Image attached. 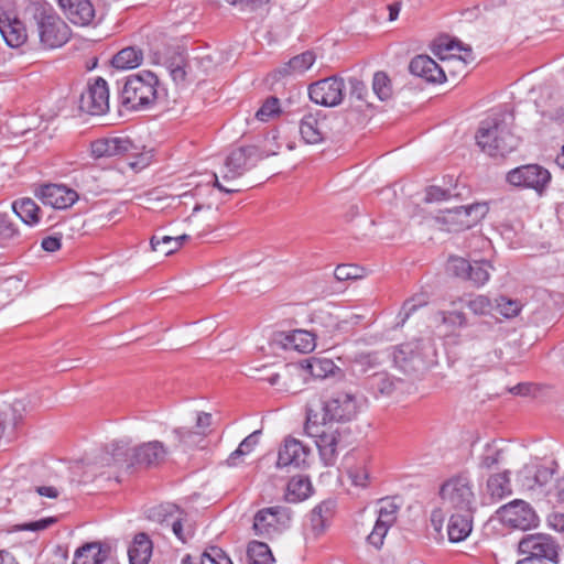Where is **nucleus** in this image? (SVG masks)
Listing matches in <instances>:
<instances>
[{
    "label": "nucleus",
    "instance_id": "e433bc0d",
    "mask_svg": "<svg viewBox=\"0 0 564 564\" xmlns=\"http://www.w3.org/2000/svg\"><path fill=\"white\" fill-rule=\"evenodd\" d=\"M336 502L334 500H324L317 505L310 514L311 527L315 535H319L324 532L327 522L321 519V511L325 513H334Z\"/></svg>",
    "mask_w": 564,
    "mask_h": 564
},
{
    "label": "nucleus",
    "instance_id": "5fc2aeb1",
    "mask_svg": "<svg viewBox=\"0 0 564 564\" xmlns=\"http://www.w3.org/2000/svg\"><path fill=\"white\" fill-rule=\"evenodd\" d=\"M440 316L442 323L452 328L465 327L467 325L466 315L459 311L440 312Z\"/></svg>",
    "mask_w": 564,
    "mask_h": 564
},
{
    "label": "nucleus",
    "instance_id": "c756f323",
    "mask_svg": "<svg viewBox=\"0 0 564 564\" xmlns=\"http://www.w3.org/2000/svg\"><path fill=\"white\" fill-rule=\"evenodd\" d=\"M152 541L145 533H138L128 549L130 564H148L152 555Z\"/></svg>",
    "mask_w": 564,
    "mask_h": 564
},
{
    "label": "nucleus",
    "instance_id": "b1692460",
    "mask_svg": "<svg viewBox=\"0 0 564 564\" xmlns=\"http://www.w3.org/2000/svg\"><path fill=\"white\" fill-rule=\"evenodd\" d=\"M409 70L412 75L430 83H443L446 78L443 68L427 55H417L412 58Z\"/></svg>",
    "mask_w": 564,
    "mask_h": 564
},
{
    "label": "nucleus",
    "instance_id": "a18cd8bd",
    "mask_svg": "<svg viewBox=\"0 0 564 564\" xmlns=\"http://www.w3.org/2000/svg\"><path fill=\"white\" fill-rule=\"evenodd\" d=\"M260 433H261L260 431H254L253 433L248 435L239 444L238 448L230 454V456L227 459V464L229 466H236L237 465V458H239L240 456L249 454L254 448V446L258 444Z\"/></svg>",
    "mask_w": 564,
    "mask_h": 564
},
{
    "label": "nucleus",
    "instance_id": "7ed1b4c3",
    "mask_svg": "<svg viewBox=\"0 0 564 564\" xmlns=\"http://www.w3.org/2000/svg\"><path fill=\"white\" fill-rule=\"evenodd\" d=\"M158 76L150 70L130 75L121 89V105L129 110L147 109L158 98Z\"/></svg>",
    "mask_w": 564,
    "mask_h": 564
},
{
    "label": "nucleus",
    "instance_id": "79ce46f5",
    "mask_svg": "<svg viewBox=\"0 0 564 564\" xmlns=\"http://www.w3.org/2000/svg\"><path fill=\"white\" fill-rule=\"evenodd\" d=\"M503 459V449L499 448L495 443H488L484 453L479 457V468L492 469L499 465Z\"/></svg>",
    "mask_w": 564,
    "mask_h": 564
},
{
    "label": "nucleus",
    "instance_id": "bf43d9fd",
    "mask_svg": "<svg viewBox=\"0 0 564 564\" xmlns=\"http://www.w3.org/2000/svg\"><path fill=\"white\" fill-rule=\"evenodd\" d=\"M56 521L57 520L54 517L43 518L36 521L22 523L19 525V529L22 531H42L50 528Z\"/></svg>",
    "mask_w": 564,
    "mask_h": 564
},
{
    "label": "nucleus",
    "instance_id": "864d4df0",
    "mask_svg": "<svg viewBox=\"0 0 564 564\" xmlns=\"http://www.w3.org/2000/svg\"><path fill=\"white\" fill-rule=\"evenodd\" d=\"M335 365L329 359H313L308 364V369L312 376L324 378L327 373L333 372Z\"/></svg>",
    "mask_w": 564,
    "mask_h": 564
},
{
    "label": "nucleus",
    "instance_id": "0e129e2a",
    "mask_svg": "<svg viewBox=\"0 0 564 564\" xmlns=\"http://www.w3.org/2000/svg\"><path fill=\"white\" fill-rule=\"evenodd\" d=\"M447 48L449 51H453L455 48H457L458 51H463L464 52V56H460V58L464 62H468V61H473L474 59L471 47L470 46H464L463 43L459 42V41H452L448 44Z\"/></svg>",
    "mask_w": 564,
    "mask_h": 564
},
{
    "label": "nucleus",
    "instance_id": "aec40b11",
    "mask_svg": "<svg viewBox=\"0 0 564 564\" xmlns=\"http://www.w3.org/2000/svg\"><path fill=\"white\" fill-rule=\"evenodd\" d=\"M58 4L75 25L88 26L95 22L96 11L90 0H58Z\"/></svg>",
    "mask_w": 564,
    "mask_h": 564
},
{
    "label": "nucleus",
    "instance_id": "6e6552de",
    "mask_svg": "<svg viewBox=\"0 0 564 564\" xmlns=\"http://www.w3.org/2000/svg\"><path fill=\"white\" fill-rule=\"evenodd\" d=\"M499 520L507 527L522 531L539 525L540 518L531 505L522 499H514L497 510Z\"/></svg>",
    "mask_w": 564,
    "mask_h": 564
},
{
    "label": "nucleus",
    "instance_id": "052dcab7",
    "mask_svg": "<svg viewBox=\"0 0 564 564\" xmlns=\"http://www.w3.org/2000/svg\"><path fill=\"white\" fill-rule=\"evenodd\" d=\"M449 197H452V193L448 189H444L440 186H430L426 189L425 200L430 203L441 202L446 200Z\"/></svg>",
    "mask_w": 564,
    "mask_h": 564
},
{
    "label": "nucleus",
    "instance_id": "473e14b6",
    "mask_svg": "<svg viewBox=\"0 0 564 564\" xmlns=\"http://www.w3.org/2000/svg\"><path fill=\"white\" fill-rule=\"evenodd\" d=\"M487 491L494 500H501L511 495L510 471L491 475L487 480Z\"/></svg>",
    "mask_w": 564,
    "mask_h": 564
},
{
    "label": "nucleus",
    "instance_id": "3c124183",
    "mask_svg": "<svg viewBox=\"0 0 564 564\" xmlns=\"http://www.w3.org/2000/svg\"><path fill=\"white\" fill-rule=\"evenodd\" d=\"M470 263L468 260L460 257H452L447 263V271L454 274L457 278L467 279L468 271L470 269Z\"/></svg>",
    "mask_w": 564,
    "mask_h": 564
},
{
    "label": "nucleus",
    "instance_id": "9b49d317",
    "mask_svg": "<svg viewBox=\"0 0 564 564\" xmlns=\"http://www.w3.org/2000/svg\"><path fill=\"white\" fill-rule=\"evenodd\" d=\"M518 551L523 555H534L535 558H546L552 564L560 563L561 546L558 542L549 534L532 533L524 535L519 541Z\"/></svg>",
    "mask_w": 564,
    "mask_h": 564
},
{
    "label": "nucleus",
    "instance_id": "ea45409f",
    "mask_svg": "<svg viewBox=\"0 0 564 564\" xmlns=\"http://www.w3.org/2000/svg\"><path fill=\"white\" fill-rule=\"evenodd\" d=\"M173 434L178 441V444L184 449L186 448H193L199 446L206 436L203 435L199 431L196 429H189V427H177L173 431Z\"/></svg>",
    "mask_w": 564,
    "mask_h": 564
},
{
    "label": "nucleus",
    "instance_id": "2eb2a0df",
    "mask_svg": "<svg viewBox=\"0 0 564 564\" xmlns=\"http://www.w3.org/2000/svg\"><path fill=\"white\" fill-rule=\"evenodd\" d=\"M135 149V145L128 137H107L90 143V153L96 160L122 156Z\"/></svg>",
    "mask_w": 564,
    "mask_h": 564
},
{
    "label": "nucleus",
    "instance_id": "a211bd4d",
    "mask_svg": "<svg viewBox=\"0 0 564 564\" xmlns=\"http://www.w3.org/2000/svg\"><path fill=\"white\" fill-rule=\"evenodd\" d=\"M399 507L393 501H384L379 509L378 518L371 533L368 535V542L376 549H380L383 540L397 520Z\"/></svg>",
    "mask_w": 564,
    "mask_h": 564
},
{
    "label": "nucleus",
    "instance_id": "774afa93",
    "mask_svg": "<svg viewBox=\"0 0 564 564\" xmlns=\"http://www.w3.org/2000/svg\"><path fill=\"white\" fill-rule=\"evenodd\" d=\"M35 491L40 496L47 497L51 499H56L59 496L58 489L53 486H37L35 487Z\"/></svg>",
    "mask_w": 564,
    "mask_h": 564
},
{
    "label": "nucleus",
    "instance_id": "c03bdc74",
    "mask_svg": "<svg viewBox=\"0 0 564 564\" xmlns=\"http://www.w3.org/2000/svg\"><path fill=\"white\" fill-rule=\"evenodd\" d=\"M490 264L486 261H475L470 263L467 279L473 282L476 286L484 285L490 278Z\"/></svg>",
    "mask_w": 564,
    "mask_h": 564
},
{
    "label": "nucleus",
    "instance_id": "4be33fe9",
    "mask_svg": "<svg viewBox=\"0 0 564 564\" xmlns=\"http://www.w3.org/2000/svg\"><path fill=\"white\" fill-rule=\"evenodd\" d=\"M167 449L160 441L142 443L132 449L134 466L155 467L165 460Z\"/></svg>",
    "mask_w": 564,
    "mask_h": 564
},
{
    "label": "nucleus",
    "instance_id": "9d476101",
    "mask_svg": "<svg viewBox=\"0 0 564 564\" xmlns=\"http://www.w3.org/2000/svg\"><path fill=\"white\" fill-rule=\"evenodd\" d=\"M506 180L512 186L531 188L542 195L551 182V173L539 164H527L509 171Z\"/></svg>",
    "mask_w": 564,
    "mask_h": 564
},
{
    "label": "nucleus",
    "instance_id": "2f4dec72",
    "mask_svg": "<svg viewBox=\"0 0 564 564\" xmlns=\"http://www.w3.org/2000/svg\"><path fill=\"white\" fill-rule=\"evenodd\" d=\"M365 387L376 397L378 395H390L394 388V381L384 371L375 372L365 379Z\"/></svg>",
    "mask_w": 564,
    "mask_h": 564
},
{
    "label": "nucleus",
    "instance_id": "f257e3e1",
    "mask_svg": "<svg viewBox=\"0 0 564 564\" xmlns=\"http://www.w3.org/2000/svg\"><path fill=\"white\" fill-rule=\"evenodd\" d=\"M506 118V113L496 112L479 123L475 135L476 143L489 156L505 158L519 144V139L511 132Z\"/></svg>",
    "mask_w": 564,
    "mask_h": 564
},
{
    "label": "nucleus",
    "instance_id": "49530a36",
    "mask_svg": "<svg viewBox=\"0 0 564 564\" xmlns=\"http://www.w3.org/2000/svg\"><path fill=\"white\" fill-rule=\"evenodd\" d=\"M150 245L153 251H159L164 256H170L181 248V242H177V239L170 236H163L162 238L152 236Z\"/></svg>",
    "mask_w": 564,
    "mask_h": 564
},
{
    "label": "nucleus",
    "instance_id": "dca6fc26",
    "mask_svg": "<svg viewBox=\"0 0 564 564\" xmlns=\"http://www.w3.org/2000/svg\"><path fill=\"white\" fill-rule=\"evenodd\" d=\"M183 511L172 503L161 505L152 508L149 513V518L160 522L161 524L171 525L173 533L182 542H186L192 536V530L188 529L184 532L183 528Z\"/></svg>",
    "mask_w": 564,
    "mask_h": 564
},
{
    "label": "nucleus",
    "instance_id": "0eeeda50",
    "mask_svg": "<svg viewBox=\"0 0 564 564\" xmlns=\"http://www.w3.org/2000/svg\"><path fill=\"white\" fill-rule=\"evenodd\" d=\"M305 432L312 437H316V446L325 465L332 466L337 458V446L339 444V433L323 424L318 425V414L312 409L306 412Z\"/></svg>",
    "mask_w": 564,
    "mask_h": 564
},
{
    "label": "nucleus",
    "instance_id": "e2e57ef3",
    "mask_svg": "<svg viewBox=\"0 0 564 564\" xmlns=\"http://www.w3.org/2000/svg\"><path fill=\"white\" fill-rule=\"evenodd\" d=\"M42 248L47 252L57 251L61 248V237L57 236H47L42 239L41 242Z\"/></svg>",
    "mask_w": 564,
    "mask_h": 564
},
{
    "label": "nucleus",
    "instance_id": "423d86ee",
    "mask_svg": "<svg viewBox=\"0 0 564 564\" xmlns=\"http://www.w3.org/2000/svg\"><path fill=\"white\" fill-rule=\"evenodd\" d=\"M486 203H474L440 212L436 221L444 226L446 231H463L479 223L488 213Z\"/></svg>",
    "mask_w": 564,
    "mask_h": 564
},
{
    "label": "nucleus",
    "instance_id": "72a5a7b5",
    "mask_svg": "<svg viewBox=\"0 0 564 564\" xmlns=\"http://www.w3.org/2000/svg\"><path fill=\"white\" fill-rule=\"evenodd\" d=\"M13 212L26 225H35L40 221L41 208L29 197L18 199L12 205Z\"/></svg>",
    "mask_w": 564,
    "mask_h": 564
},
{
    "label": "nucleus",
    "instance_id": "58836bf2",
    "mask_svg": "<svg viewBox=\"0 0 564 564\" xmlns=\"http://www.w3.org/2000/svg\"><path fill=\"white\" fill-rule=\"evenodd\" d=\"M369 457L362 455L356 464L348 467V475L355 486L367 487L369 484Z\"/></svg>",
    "mask_w": 564,
    "mask_h": 564
},
{
    "label": "nucleus",
    "instance_id": "6e6d98bb",
    "mask_svg": "<svg viewBox=\"0 0 564 564\" xmlns=\"http://www.w3.org/2000/svg\"><path fill=\"white\" fill-rule=\"evenodd\" d=\"M361 269L354 264H339L335 269L334 275L338 281L355 280L361 278Z\"/></svg>",
    "mask_w": 564,
    "mask_h": 564
},
{
    "label": "nucleus",
    "instance_id": "603ef678",
    "mask_svg": "<svg viewBox=\"0 0 564 564\" xmlns=\"http://www.w3.org/2000/svg\"><path fill=\"white\" fill-rule=\"evenodd\" d=\"M468 308L476 315H486L494 308L492 302L485 295H477L467 303Z\"/></svg>",
    "mask_w": 564,
    "mask_h": 564
},
{
    "label": "nucleus",
    "instance_id": "39448f33",
    "mask_svg": "<svg viewBox=\"0 0 564 564\" xmlns=\"http://www.w3.org/2000/svg\"><path fill=\"white\" fill-rule=\"evenodd\" d=\"M440 496L444 503L456 511H475L473 484L466 474L447 479L440 488Z\"/></svg>",
    "mask_w": 564,
    "mask_h": 564
},
{
    "label": "nucleus",
    "instance_id": "412c9836",
    "mask_svg": "<svg viewBox=\"0 0 564 564\" xmlns=\"http://www.w3.org/2000/svg\"><path fill=\"white\" fill-rule=\"evenodd\" d=\"M272 343L283 349L306 354L315 348V336L311 332L303 329H295L291 333L278 332L273 335Z\"/></svg>",
    "mask_w": 564,
    "mask_h": 564
},
{
    "label": "nucleus",
    "instance_id": "4c0bfd02",
    "mask_svg": "<svg viewBox=\"0 0 564 564\" xmlns=\"http://www.w3.org/2000/svg\"><path fill=\"white\" fill-rule=\"evenodd\" d=\"M247 557L249 564H272L273 556L268 544L252 541L248 545Z\"/></svg>",
    "mask_w": 564,
    "mask_h": 564
},
{
    "label": "nucleus",
    "instance_id": "6ab92c4d",
    "mask_svg": "<svg viewBox=\"0 0 564 564\" xmlns=\"http://www.w3.org/2000/svg\"><path fill=\"white\" fill-rule=\"evenodd\" d=\"M311 449L293 437H286L278 453V467H302L306 465Z\"/></svg>",
    "mask_w": 564,
    "mask_h": 564
},
{
    "label": "nucleus",
    "instance_id": "a19ab883",
    "mask_svg": "<svg viewBox=\"0 0 564 564\" xmlns=\"http://www.w3.org/2000/svg\"><path fill=\"white\" fill-rule=\"evenodd\" d=\"M20 238L17 225L7 214H0V246L8 247Z\"/></svg>",
    "mask_w": 564,
    "mask_h": 564
},
{
    "label": "nucleus",
    "instance_id": "cd10ccee",
    "mask_svg": "<svg viewBox=\"0 0 564 564\" xmlns=\"http://www.w3.org/2000/svg\"><path fill=\"white\" fill-rule=\"evenodd\" d=\"M0 32L6 43L11 47H20L28 40V31L23 21L18 18L0 21Z\"/></svg>",
    "mask_w": 564,
    "mask_h": 564
},
{
    "label": "nucleus",
    "instance_id": "de8ad7c7",
    "mask_svg": "<svg viewBox=\"0 0 564 564\" xmlns=\"http://www.w3.org/2000/svg\"><path fill=\"white\" fill-rule=\"evenodd\" d=\"M521 303L506 296L496 300V310L506 318L516 317L521 311Z\"/></svg>",
    "mask_w": 564,
    "mask_h": 564
},
{
    "label": "nucleus",
    "instance_id": "c9c22d12",
    "mask_svg": "<svg viewBox=\"0 0 564 564\" xmlns=\"http://www.w3.org/2000/svg\"><path fill=\"white\" fill-rule=\"evenodd\" d=\"M312 484L306 476H294L288 484L286 498L290 502H297L308 498L312 494Z\"/></svg>",
    "mask_w": 564,
    "mask_h": 564
},
{
    "label": "nucleus",
    "instance_id": "37998d69",
    "mask_svg": "<svg viewBox=\"0 0 564 564\" xmlns=\"http://www.w3.org/2000/svg\"><path fill=\"white\" fill-rule=\"evenodd\" d=\"M372 90L377 95V97L386 101L391 98L392 96V84L384 72H377L373 75L372 79Z\"/></svg>",
    "mask_w": 564,
    "mask_h": 564
},
{
    "label": "nucleus",
    "instance_id": "bb28decb",
    "mask_svg": "<svg viewBox=\"0 0 564 564\" xmlns=\"http://www.w3.org/2000/svg\"><path fill=\"white\" fill-rule=\"evenodd\" d=\"M474 511H456L449 518L447 534L451 542L464 541L471 532Z\"/></svg>",
    "mask_w": 564,
    "mask_h": 564
},
{
    "label": "nucleus",
    "instance_id": "8fccbe9b",
    "mask_svg": "<svg viewBox=\"0 0 564 564\" xmlns=\"http://www.w3.org/2000/svg\"><path fill=\"white\" fill-rule=\"evenodd\" d=\"M280 112V101L276 97H269L260 109L256 112V118L260 121H269Z\"/></svg>",
    "mask_w": 564,
    "mask_h": 564
},
{
    "label": "nucleus",
    "instance_id": "680f3d73",
    "mask_svg": "<svg viewBox=\"0 0 564 564\" xmlns=\"http://www.w3.org/2000/svg\"><path fill=\"white\" fill-rule=\"evenodd\" d=\"M212 421H213V416L210 413L198 412L196 415L195 429L197 431H199L200 433H203L204 436H207L212 432V430H210Z\"/></svg>",
    "mask_w": 564,
    "mask_h": 564
},
{
    "label": "nucleus",
    "instance_id": "4468645a",
    "mask_svg": "<svg viewBox=\"0 0 564 564\" xmlns=\"http://www.w3.org/2000/svg\"><path fill=\"white\" fill-rule=\"evenodd\" d=\"M79 108L93 116L104 115L109 109V89L107 82L98 77L80 95Z\"/></svg>",
    "mask_w": 564,
    "mask_h": 564
},
{
    "label": "nucleus",
    "instance_id": "5701e85b",
    "mask_svg": "<svg viewBox=\"0 0 564 564\" xmlns=\"http://www.w3.org/2000/svg\"><path fill=\"white\" fill-rule=\"evenodd\" d=\"M554 469L544 465L527 466L521 475V486L532 492L546 494V486L551 484Z\"/></svg>",
    "mask_w": 564,
    "mask_h": 564
},
{
    "label": "nucleus",
    "instance_id": "f3484780",
    "mask_svg": "<svg viewBox=\"0 0 564 564\" xmlns=\"http://www.w3.org/2000/svg\"><path fill=\"white\" fill-rule=\"evenodd\" d=\"M35 195L44 205H50L56 209L68 208L78 199V195L74 189L57 184L42 185L36 189Z\"/></svg>",
    "mask_w": 564,
    "mask_h": 564
},
{
    "label": "nucleus",
    "instance_id": "09e8293b",
    "mask_svg": "<svg viewBox=\"0 0 564 564\" xmlns=\"http://www.w3.org/2000/svg\"><path fill=\"white\" fill-rule=\"evenodd\" d=\"M200 564H232V562L220 547L210 546L203 553Z\"/></svg>",
    "mask_w": 564,
    "mask_h": 564
},
{
    "label": "nucleus",
    "instance_id": "20e7f679",
    "mask_svg": "<svg viewBox=\"0 0 564 564\" xmlns=\"http://www.w3.org/2000/svg\"><path fill=\"white\" fill-rule=\"evenodd\" d=\"M322 423H348L355 420L360 410V402L350 389H335L323 401Z\"/></svg>",
    "mask_w": 564,
    "mask_h": 564
},
{
    "label": "nucleus",
    "instance_id": "c85d7f7f",
    "mask_svg": "<svg viewBox=\"0 0 564 564\" xmlns=\"http://www.w3.org/2000/svg\"><path fill=\"white\" fill-rule=\"evenodd\" d=\"M324 121H321L318 113H308L300 122V133L302 139L308 144H317L325 138L323 129Z\"/></svg>",
    "mask_w": 564,
    "mask_h": 564
},
{
    "label": "nucleus",
    "instance_id": "f704fd0d",
    "mask_svg": "<svg viewBox=\"0 0 564 564\" xmlns=\"http://www.w3.org/2000/svg\"><path fill=\"white\" fill-rule=\"evenodd\" d=\"M143 59V53L133 46L119 51L111 61L113 67L118 69H131L138 67Z\"/></svg>",
    "mask_w": 564,
    "mask_h": 564
},
{
    "label": "nucleus",
    "instance_id": "1a4fd4ad",
    "mask_svg": "<svg viewBox=\"0 0 564 564\" xmlns=\"http://www.w3.org/2000/svg\"><path fill=\"white\" fill-rule=\"evenodd\" d=\"M133 447L130 446V443L127 441H115L107 445L105 449L101 451L96 460L93 463L94 469L109 467L113 469L108 473L107 478L110 479L115 477L116 481H119L117 470L120 468H131L134 466V462L132 460Z\"/></svg>",
    "mask_w": 564,
    "mask_h": 564
},
{
    "label": "nucleus",
    "instance_id": "7c9ffc66",
    "mask_svg": "<svg viewBox=\"0 0 564 564\" xmlns=\"http://www.w3.org/2000/svg\"><path fill=\"white\" fill-rule=\"evenodd\" d=\"M280 507H269L259 510L254 516L253 529L258 535H267L275 530L279 523Z\"/></svg>",
    "mask_w": 564,
    "mask_h": 564
},
{
    "label": "nucleus",
    "instance_id": "338daca9",
    "mask_svg": "<svg viewBox=\"0 0 564 564\" xmlns=\"http://www.w3.org/2000/svg\"><path fill=\"white\" fill-rule=\"evenodd\" d=\"M549 524L554 528L556 531H564V514L563 513H552L547 518Z\"/></svg>",
    "mask_w": 564,
    "mask_h": 564
},
{
    "label": "nucleus",
    "instance_id": "a878e982",
    "mask_svg": "<svg viewBox=\"0 0 564 564\" xmlns=\"http://www.w3.org/2000/svg\"><path fill=\"white\" fill-rule=\"evenodd\" d=\"M73 564H119L108 557L99 542L86 543L75 552Z\"/></svg>",
    "mask_w": 564,
    "mask_h": 564
},
{
    "label": "nucleus",
    "instance_id": "4d7b16f0",
    "mask_svg": "<svg viewBox=\"0 0 564 564\" xmlns=\"http://www.w3.org/2000/svg\"><path fill=\"white\" fill-rule=\"evenodd\" d=\"M425 304H426V299L424 295H416V296H413L412 299L406 300L403 303L402 311H401V314L404 315L402 318V322L404 323L413 312H415L419 307H421Z\"/></svg>",
    "mask_w": 564,
    "mask_h": 564
},
{
    "label": "nucleus",
    "instance_id": "ddd939ff",
    "mask_svg": "<svg viewBox=\"0 0 564 564\" xmlns=\"http://www.w3.org/2000/svg\"><path fill=\"white\" fill-rule=\"evenodd\" d=\"M345 83L341 77L329 76L308 86L310 99L324 107H336L344 98Z\"/></svg>",
    "mask_w": 564,
    "mask_h": 564
},
{
    "label": "nucleus",
    "instance_id": "393cba45",
    "mask_svg": "<svg viewBox=\"0 0 564 564\" xmlns=\"http://www.w3.org/2000/svg\"><path fill=\"white\" fill-rule=\"evenodd\" d=\"M315 61V53L313 51H305L299 55L293 56L286 63L278 67L274 70V74L278 77L302 75L313 66Z\"/></svg>",
    "mask_w": 564,
    "mask_h": 564
},
{
    "label": "nucleus",
    "instance_id": "69168bd1",
    "mask_svg": "<svg viewBox=\"0 0 564 564\" xmlns=\"http://www.w3.org/2000/svg\"><path fill=\"white\" fill-rule=\"evenodd\" d=\"M292 370H295L297 371V368L294 367V366H291V365H285L284 366V371H283V375L279 373V372H275V373H271L267 380L268 382L271 384V386H279L280 384V380L281 378H285L286 376H290L292 373Z\"/></svg>",
    "mask_w": 564,
    "mask_h": 564
},
{
    "label": "nucleus",
    "instance_id": "13d9d810",
    "mask_svg": "<svg viewBox=\"0 0 564 564\" xmlns=\"http://www.w3.org/2000/svg\"><path fill=\"white\" fill-rule=\"evenodd\" d=\"M348 84H349L350 97H354L357 100L365 101L366 96L368 95V89H367L366 84L362 80L358 79L357 77H350L348 79Z\"/></svg>",
    "mask_w": 564,
    "mask_h": 564
},
{
    "label": "nucleus",
    "instance_id": "f03ea898",
    "mask_svg": "<svg viewBox=\"0 0 564 564\" xmlns=\"http://www.w3.org/2000/svg\"><path fill=\"white\" fill-rule=\"evenodd\" d=\"M36 26L40 43L44 48L63 46L70 37L69 26L46 2H32L25 10Z\"/></svg>",
    "mask_w": 564,
    "mask_h": 564
},
{
    "label": "nucleus",
    "instance_id": "f8f14e48",
    "mask_svg": "<svg viewBox=\"0 0 564 564\" xmlns=\"http://www.w3.org/2000/svg\"><path fill=\"white\" fill-rule=\"evenodd\" d=\"M262 159L259 149L254 145L239 147L226 158L221 177L230 181L242 176L247 171Z\"/></svg>",
    "mask_w": 564,
    "mask_h": 564
}]
</instances>
